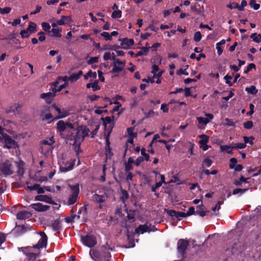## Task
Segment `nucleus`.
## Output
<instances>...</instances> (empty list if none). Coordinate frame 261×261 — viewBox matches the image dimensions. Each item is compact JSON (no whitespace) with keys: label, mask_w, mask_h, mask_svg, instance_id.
I'll list each match as a JSON object with an SVG mask.
<instances>
[{"label":"nucleus","mask_w":261,"mask_h":261,"mask_svg":"<svg viewBox=\"0 0 261 261\" xmlns=\"http://www.w3.org/2000/svg\"><path fill=\"white\" fill-rule=\"evenodd\" d=\"M68 186L70 191L67 201V204L70 205L76 202L80 193V189L79 184H75L73 186L69 185Z\"/></svg>","instance_id":"nucleus-1"},{"label":"nucleus","mask_w":261,"mask_h":261,"mask_svg":"<svg viewBox=\"0 0 261 261\" xmlns=\"http://www.w3.org/2000/svg\"><path fill=\"white\" fill-rule=\"evenodd\" d=\"M104 193L101 195L94 194L92 197V199L97 203H101L106 201L109 196L113 194V191L110 188L104 189Z\"/></svg>","instance_id":"nucleus-2"},{"label":"nucleus","mask_w":261,"mask_h":261,"mask_svg":"<svg viewBox=\"0 0 261 261\" xmlns=\"http://www.w3.org/2000/svg\"><path fill=\"white\" fill-rule=\"evenodd\" d=\"M0 140L5 143V147L8 149L18 147V145L15 141L7 134H2V138Z\"/></svg>","instance_id":"nucleus-3"},{"label":"nucleus","mask_w":261,"mask_h":261,"mask_svg":"<svg viewBox=\"0 0 261 261\" xmlns=\"http://www.w3.org/2000/svg\"><path fill=\"white\" fill-rule=\"evenodd\" d=\"M156 230V229L154 225H152L150 224L146 223L144 225H139L138 227L136 228L135 232L137 233H141L143 234L146 232L154 231Z\"/></svg>","instance_id":"nucleus-4"},{"label":"nucleus","mask_w":261,"mask_h":261,"mask_svg":"<svg viewBox=\"0 0 261 261\" xmlns=\"http://www.w3.org/2000/svg\"><path fill=\"white\" fill-rule=\"evenodd\" d=\"M38 233L40 234L41 238L37 244L33 246V248L38 249L45 248L47 243V237L43 231H40Z\"/></svg>","instance_id":"nucleus-5"},{"label":"nucleus","mask_w":261,"mask_h":261,"mask_svg":"<svg viewBox=\"0 0 261 261\" xmlns=\"http://www.w3.org/2000/svg\"><path fill=\"white\" fill-rule=\"evenodd\" d=\"M81 241L84 245L88 247H92L96 245L97 241L95 238L92 235H86L81 238Z\"/></svg>","instance_id":"nucleus-6"},{"label":"nucleus","mask_w":261,"mask_h":261,"mask_svg":"<svg viewBox=\"0 0 261 261\" xmlns=\"http://www.w3.org/2000/svg\"><path fill=\"white\" fill-rule=\"evenodd\" d=\"M125 65V61L124 60L121 61L120 59H117V60L114 61L112 64V66H113L112 72L119 73L123 70Z\"/></svg>","instance_id":"nucleus-7"},{"label":"nucleus","mask_w":261,"mask_h":261,"mask_svg":"<svg viewBox=\"0 0 261 261\" xmlns=\"http://www.w3.org/2000/svg\"><path fill=\"white\" fill-rule=\"evenodd\" d=\"M75 160L70 159L60 164V170L62 172H66L72 170L74 165Z\"/></svg>","instance_id":"nucleus-8"},{"label":"nucleus","mask_w":261,"mask_h":261,"mask_svg":"<svg viewBox=\"0 0 261 261\" xmlns=\"http://www.w3.org/2000/svg\"><path fill=\"white\" fill-rule=\"evenodd\" d=\"M52 110L55 111L58 113V116H56L57 119L65 118L69 115L68 110L62 108L61 109L56 105H53L50 107Z\"/></svg>","instance_id":"nucleus-9"},{"label":"nucleus","mask_w":261,"mask_h":261,"mask_svg":"<svg viewBox=\"0 0 261 261\" xmlns=\"http://www.w3.org/2000/svg\"><path fill=\"white\" fill-rule=\"evenodd\" d=\"M72 22V19L70 16H62L61 19L57 20L56 21L53 22L51 23V26L53 28H56L58 25H62L67 24H69Z\"/></svg>","instance_id":"nucleus-10"},{"label":"nucleus","mask_w":261,"mask_h":261,"mask_svg":"<svg viewBox=\"0 0 261 261\" xmlns=\"http://www.w3.org/2000/svg\"><path fill=\"white\" fill-rule=\"evenodd\" d=\"M2 172L6 175H11L13 173V167L9 161H6L0 166Z\"/></svg>","instance_id":"nucleus-11"},{"label":"nucleus","mask_w":261,"mask_h":261,"mask_svg":"<svg viewBox=\"0 0 261 261\" xmlns=\"http://www.w3.org/2000/svg\"><path fill=\"white\" fill-rule=\"evenodd\" d=\"M73 125L70 122L65 123L63 120H60L57 123V129L62 134L67 129H72Z\"/></svg>","instance_id":"nucleus-12"},{"label":"nucleus","mask_w":261,"mask_h":261,"mask_svg":"<svg viewBox=\"0 0 261 261\" xmlns=\"http://www.w3.org/2000/svg\"><path fill=\"white\" fill-rule=\"evenodd\" d=\"M33 247H27L22 248V252L25 254L30 260H34L39 256V253L32 252Z\"/></svg>","instance_id":"nucleus-13"},{"label":"nucleus","mask_w":261,"mask_h":261,"mask_svg":"<svg viewBox=\"0 0 261 261\" xmlns=\"http://www.w3.org/2000/svg\"><path fill=\"white\" fill-rule=\"evenodd\" d=\"M189 242L184 239H180L177 242V250L178 253L181 255L184 254L188 246Z\"/></svg>","instance_id":"nucleus-14"},{"label":"nucleus","mask_w":261,"mask_h":261,"mask_svg":"<svg viewBox=\"0 0 261 261\" xmlns=\"http://www.w3.org/2000/svg\"><path fill=\"white\" fill-rule=\"evenodd\" d=\"M32 208L39 212H45L49 210V206L44 205L41 203H32L30 205Z\"/></svg>","instance_id":"nucleus-15"},{"label":"nucleus","mask_w":261,"mask_h":261,"mask_svg":"<svg viewBox=\"0 0 261 261\" xmlns=\"http://www.w3.org/2000/svg\"><path fill=\"white\" fill-rule=\"evenodd\" d=\"M55 95L56 94L52 91L51 92H49L42 93L40 97L41 98L44 99L46 103H50Z\"/></svg>","instance_id":"nucleus-16"},{"label":"nucleus","mask_w":261,"mask_h":261,"mask_svg":"<svg viewBox=\"0 0 261 261\" xmlns=\"http://www.w3.org/2000/svg\"><path fill=\"white\" fill-rule=\"evenodd\" d=\"M89 254L91 258L94 260L100 259V261L105 260V255L100 257V253L98 251L95 249H91Z\"/></svg>","instance_id":"nucleus-17"},{"label":"nucleus","mask_w":261,"mask_h":261,"mask_svg":"<svg viewBox=\"0 0 261 261\" xmlns=\"http://www.w3.org/2000/svg\"><path fill=\"white\" fill-rule=\"evenodd\" d=\"M35 200L36 201H43L50 204L53 203V200H52L51 198L47 195H37L35 197Z\"/></svg>","instance_id":"nucleus-18"},{"label":"nucleus","mask_w":261,"mask_h":261,"mask_svg":"<svg viewBox=\"0 0 261 261\" xmlns=\"http://www.w3.org/2000/svg\"><path fill=\"white\" fill-rule=\"evenodd\" d=\"M21 106L18 103H15L6 110L7 114L13 113L14 114L18 113L20 110Z\"/></svg>","instance_id":"nucleus-19"},{"label":"nucleus","mask_w":261,"mask_h":261,"mask_svg":"<svg viewBox=\"0 0 261 261\" xmlns=\"http://www.w3.org/2000/svg\"><path fill=\"white\" fill-rule=\"evenodd\" d=\"M31 216V213L27 211H20L16 215L17 218L20 220H24L30 218Z\"/></svg>","instance_id":"nucleus-20"},{"label":"nucleus","mask_w":261,"mask_h":261,"mask_svg":"<svg viewBox=\"0 0 261 261\" xmlns=\"http://www.w3.org/2000/svg\"><path fill=\"white\" fill-rule=\"evenodd\" d=\"M83 71L82 70H80L77 73H72L68 78L69 81H71V82L73 83L76 81H77L80 77L83 75Z\"/></svg>","instance_id":"nucleus-21"},{"label":"nucleus","mask_w":261,"mask_h":261,"mask_svg":"<svg viewBox=\"0 0 261 261\" xmlns=\"http://www.w3.org/2000/svg\"><path fill=\"white\" fill-rule=\"evenodd\" d=\"M54 143V141L53 137L44 140L41 143L42 151L44 152V147L46 146L51 147Z\"/></svg>","instance_id":"nucleus-22"},{"label":"nucleus","mask_w":261,"mask_h":261,"mask_svg":"<svg viewBox=\"0 0 261 261\" xmlns=\"http://www.w3.org/2000/svg\"><path fill=\"white\" fill-rule=\"evenodd\" d=\"M79 135H83L84 137L88 136L90 130L86 126H82L78 127Z\"/></svg>","instance_id":"nucleus-23"},{"label":"nucleus","mask_w":261,"mask_h":261,"mask_svg":"<svg viewBox=\"0 0 261 261\" xmlns=\"http://www.w3.org/2000/svg\"><path fill=\"white\" fill-rule=\"evenodd\" d=\"M220 149L222 152H226L229 154H232V151L234 149L233 145L232 146L227 145H221L220 147Z\"/></svg>","instance_id":"nucleus-24"},{"label":"nucleus","mask_w":261,"mask_h":261,"mask_svg":"<svg viewBox=\"0 0 261 261\" xmlns=\"http://www.w3.org/2000/svg\"><path fill=\"white\" fill-rule=\"evenodd\" d=\"M62 29L61 28H57V29L54 28L53 29H51V31H50V32L52 33V34L50 35V36L51 37L60 38L62 36V35L61 34V32H62Z\"/></svg>","instance_id":"nucleus-25"},{"label":"nucleus","mask_w":261,"mask_h":261,"mask_svg":"<svg viewBox=\"0 0 261 261\" xmlns=\"http://www.w3.org/2000/svg\"><path fill=\"white\" fill-rule=\"evenodd\" d=\"M84 137L83 135H79V130H77L76 135L74 138V145H80V144L84 141Z\"/></svg>","instance_id":"nucleus-26"},{"label":"nucleus","mask_w":261,"mask_h":261,"mask_svg":"<svg viewBox=\"0 0 261 261\" xmlns=\"http://www.w3.org/2000/svg\"><path fill=\"white\" fill-rule=\"evenodd\" d=\"M26 231V229L23 225H16L14 229V232L17 235H20L24 233Z\"/></svg>","instance_id":"nucleus-27"},{"label":"nucleus","mask_w":261,"mask_h":261,"mask_svg":"<svg viewBox=\"0 0 261 261\" xmlns=\"http://www.w3.org/2000/svg\"><path fill=\"white\" fill-rule=\"evenodd\" d=\"M245 91L248 94L255 95L258 92V90L254 86H251L245 88Z\"/></svg>","instance_id":"nucleus-28"},{"label":"nucleus","mask_w":261,"mask_h":261,"mask_svg":"<svg viewBox=\"0 0 261 261\" xmlns=\"http://www.w3.org/2000/svg\"><path fill=\"white\" fill-rule=\"evenodd\" d=\"M203 204L199 205L197 206L196 214L199 215L201 217H204L206 215V212L203 210Z\"/></svg>","instance_id":"nucleus-29"},{"label":"nucleus","mask_w":261,"mask_h":261,"mask_svg":"<svg viewBox=\"0 0 261 261\" xmlns=\"http://www.w3.org/2000/svg\"><path fill=\"white\" fill-rule=\"evenodd\" d=\"M199 137L201 139L199 141V144H205V143H208L209 137L206 135H201L199 136Z\"/></svg>","instance_id":"nucleus-30"},{"label":"nucleus","mask_w":261,"mask_h":261,"mask_svg":"<svg viewBox=\"0 0 261 261\" xmlns=\"http://www.w3.org/2000/svg\"><path fill=\"white\" fill-rule=\"evenodd\" d=\"M51 227L55 231L60 229L61 226L60 221L58 220H55L51 224Z\"/></svg>","instance_id":"nucleus-31"},{"label":"nucleus","mask_w":261,"mask_h":261,"mask_svg":"<svg viewBox=\"0 0 261 261\" xmlns=\"http://www.w3.org/2000/svg\"><path fill=\"white\" fill-rule=\"evenodd\" d=\"M63 89V87L59 85V82H56L54 83V87L52 88V91L56 94L57 92L61 91Z\"/></svg>","instance_id":"nucleus-32"},{"label":"nucleus","mask_w":261,"mask_h":261,"mask_svg":"<svg viewBox=\"0 0 261 261\" xmlns=\"http://www.w3.org/2000/svg\"><path fill=\"white\" fill-rule=\"evenodd\" d=\"M250 38L252 39L254 42L259 43L261 40V35L257 34L256 33H253L250 36Z\"/></svg>","instance_id":"nucleus-33"},{"label":"nucleus","mask_w":261,"mask_h":261,"mask_svg":"<svg viewBox=\"0 0 261 261\" xmlns=\"http://www.w3.org/2000/svg\"><path fill=\"white\" fill-rule=\"evenodd\" d=\"M197 120L199 124L203 126L206 125L209 122V120L208 118H205L202 117H197Z\"/></svg>","instance_id":"nucleus-34"},{"label":"nucleus","mask_w":261,"mask_h":261,"mask_svg":"<svg viewBox=\"0 0 261 261\" xmlns=\"http://www.w3.org/2000/svg\"><path fill=\"white\" fill-rule=\"evenodd\" d=\"M97 76V74L96 72H92L91 71H89L87 73L84 75L85 80H87L89 77H91L93 79H95Z\"/></svg>","instance_id":"nucleus-35"},{"label":"nucleus","mask_w":261,"mask_h":261,"mask_svg":"<svg viewBox=\"0 0 261 261\" xmlns=\"http://www.w3.org/2000/svg\"><path fill=\"white\" fill-rule=\"evenodd\" d=\"M249 5L251 8H253L255 10H257L260 8V5L256 3L255 0H250Z\"/></svg>","instance_id":"nucleus-36"},{"label":"nucleus","mask_w":261,"mask_h":261,"mask_svg":"<svg viewBox=\"0 0 261 261\" xmlns=\"http://www.w3.org/2000/svg\"><path fill=\"white\" fill-rule=\"evenodd\" d=\"M36 24L33 22H30L27 30L30 33H34L36 32Z\"/></svg>","instance_id":"nucleus-37"},{"label":"nucleus","mask_w":261,"mask_h":261,"mask_svg":"<svg viewBox=\"0 0 261 261\" xmlns=\"http://www.w3.org/2000/svg\"><path fill=\"white\" fill-rule=\"evenodd\" d=\"M122 16V12L121 10H118L116 11H114L112 13L111 17L113 18H119L121 17Z\"/></svg>","instance_id":"nucleus-38"},{"label":"nucleus","mask_w":261,"mask_h":261,"mask_svg":"<svg viewBox=\"0 0 261 261\" xmlns=\"http://www.w3.org/2000/svg\"><path fill=\"white\" fill-rule=\"evenodd\" d=\"M51 148L52 147H49V146H46L45 147H44V149H45L44 150V152L42 151V145H41V147H40V151L44 155H48L50 152H51Z\"/></svg>","instance_id":"nucleus-39"},{"label":"nucleus","mask_w":261,"mask_h":261,"mask_svg":"<svg viewBox=\"0 0 261 261\" xmlns=\"http://www.w3.org/2000/svg\"><path fill=\"white\" fill-rule=\"evenodd\" d=\"M243 139H244V142L245 143V144L246 143H249L251 145H252L253 144V140L254 139V138L252 136H250L249 137H246V136H244L243 137Z\"/></svg>","instance_id":"nucleus-40"},{"label":"nucleus","mask_w":261,"mask_h":261,"mask_svg":"<svg viewBox=\"0 0 261 261\" xmlns=\"http://www.w3.org/2000/svg\"><path fill=\"white\" fill-rule=\"evenodd\" d=\"M100 35L102 36L106 41L112 40V35L107 32H103L100 34Z\"/></svg>","instance_id":"nucleus-41"},{"label":"nucleus","mask_w":261,"mask_h":261,"mask_svg":"<svg viewBox=\"0 0 261 261\" xmlns=\"http://www.w3.org/2000/svg\"><path fill=\"white\" fill-rule=\"evenodd\" d=\"M134 128L133 127L128 128L127 129L128 135L129 137L135 138L137 137V133L134 132Z\"/></svg>","instance_id":"nucleus-42"},{"label":"nucleus","mask_w":261,"mask_h":261,"mask_svg":"<svg viewBox=\"0 0 261 261\" xmlns=\"http://www.w3.org/2000/svg\"><path fill=\"white\" fill-rule=\"evenodd\" d=\"M20 34L22 38H28L30 35V32L28 30H22L21 31Z\"/></svg>","instance_id":"nucleus-43"},{"label":"nucleus","mask_w":261,"mask_h":261,"mask_svg":"<svg viewBox=\"0 0 261 261\" xmlns=\"http://www.w3.org/2000/svg\"><path fill=\"white\" fill-rule=\"evenodd\" d=\"M98 83V81L97 80H95L93 83H92V89L93 91L98 90L100 89Z\"/></svg>","instance_id":"nucleus-44"},{"label":"nucleus","mask_w":261,"mask_h":261,"mask_svg":"<svg viewBox=\"0 0 261 261\" xmlns=\"http://www.w3.org/2000/svg\"><path fill=\"white\" fill-rule=\"evenodd\" d=\"M41 25L42 27L43 30L44 31H48L49 33H50L49 30L50 29V25L49 24L46 22H43L41 23Z\"/></svg>","instance_id":"nucleus-45"},{"label":"nucleus","mask_w":261,"mask_h":261,"mask_svg":"<svg viewBox=\"0 0 261 261\" xmlns=\"http://www.w3.org/2000/svg\"><path fill=\"white\" fill-rule=\"evenodd\" d=\"M247 190H248V189H240V188H238V189H236L234 190H233L232 194L233 195L237 194H238L239 193H240L241 194H243L245 192H246Z\"/></svg>","instance_id":"nucleus-46"},{"label":"nucleus","mask_w":261,"mask_h":261,"mask_svg":"<svg viewBox=\"0 0 261 261\" xmlns=\"http://www.w3.org/2000/svg\"><path fill=\"white\" fill-rule=\"evenodd\" d=\"M212 163L213 162L211 159L206 158L203 161L202 163V166H205L207 167H210L212 165Z\"/></svg>","instance_id":"nucleus-47"},{"label":"nucleus","mask_w":261,"mask_h":261,"mask_svg":"<svg viewBox=\"0 0 261 261\" xmlns=\"http://www.w3.org/2000/svg\"><path fill=\"white\" fill-rule=\"evenodd\" d=\"M202 36L200 32H196L194 35V40L195 42H199L201 39Z\"/></svg>","instance_id":"nucleus-48"},{"label":"nucleus","mask_w":261,"mask_h":261,"mask_svg":"<svg viewBox=\"0 0 261 261\" xmlns=\"http://www.w3.org/2000/svg\"><path fill=\"white\" fill-rule=\"evenodd\" d=\"M121 198L122 199L123 201L124 202V201L128 198V194L126 190H121Z\"/></svg>","instance_id":"nucleus-49"},{"label":"nucleus","mask_w":261,"mask_h":261,"mask_svg":"<svg viewBox=\"0 0 261 261\" xmlns=\"http://www.w3.org/2000/svg\"><path fill=\"white\" fill-rule=\"evenodd\" d=\"M246 147V144L243 143H238L233 144L234 149H243Z\"/></svg>","instance_id":"nucleus-50"},{"label":"nucleus","mask_w":261,"mask_h":261,"mask_svg":"<svg viewBox=\"0 0 261 261\" xmlns=\"http://www.w3.org/2000/svg\"><path fill=\"white\" fill-rule=\"evenodd\" d=\"M41 117L42 118V119L43 120H47L51 119L53 117L52 115L50 113H47L46 114L42 113L41 114Z\"/></svg>","instance_id":"nucleus-51"},{"label":"nucleus","mask_w":261,"mask_h":261,"mask_svg":"<svg viewBox=\"0 0 261 261\" xmlns=\"http://www.w3.org/2000/svg\"><path fill=\"white\" fill-rule=\"evenodd\" d=\"M11 11V8L10 7H5L2 8L0 7V13L2 14H9Z\"/></svg>","instance_id":"nucleus-52"},{"label":"nucleus","mask_w":261,"mask_h":261,"mask_svg":"<svg viewBox=\"0 0 261 261\" xmlns=\"http://www.w3.org/2000/svg\"><path fill=\"white\" fill-rule=\"evenodd\" d=\"M253 126V123L251 121H248L244 123V127L246 129H251Z\"/></svg>","instance_id":"nucleus-53"},{"label":"nucleus","mask_w":261,"mask_h":261,"mask_svg":"<svg viewBox=\"0 0 261 261\" xmlns=\"http://www.w3.org/2000/svg\"><path fill=\"white\" fill-rule=\"evenodd\" d=\"M98 62V58L97 57H94L90 58V59L88 61L87 63L89 65H91L93 63H97Z\"/></svg>","instance_id":"nucleus-54"},{"label":"nucleus","mask_w":261,"mask_h":261,"mask_svg":"<svg viewBox=\"0 0 261 261\" xmlns=\"http://www.w3.org/2000/svg\"><path fill=\"white\" fill-rule=\"evenodd\" d=\"M141 154L144 157V160L146 161H148L149 160V155L146 153L145 149L144 148H142L141 150Z\"/></svg>","instance_id":"nucleus-55"},{"label":"nucleus","mask_w":261,"mask_h":261,"mask_svg":"<svg viewBox=\"0 0 261 261\" xmlns=\"http://www.w3.org/2000/svg\"><path fill=\"white\" fill-rule=\"evenodd\" d=\"M224 79L226 80V83L229 86H231L233 84V82H231L230 81V80L232 79L231 76L226 75L224 76Z\"/></svg>","instance_id":"nucleus-56"},{"label":"nucleus","mask_w":261,"mask_h":261,"mask_svg":"<svg viewBox=\"0 0 261 261\" xmlns=\"http://www.w3.org/2000/svg\"><path fill=\"white\" fill-rule=\"evenodd\" d=\"M195 214L196 211H195V208L194 207H190L189 210L186 213L187 217Z\"/></svg>","instance_id":"nucleus-57"},{"label":"nucleus","mask_w":261,"mask_h":261,"mask_svg":"<svg viewBox=\"0 0 261 261\" xmlns=\"http://www.w3.org/2000/svg\"><path fill=\"white\" fill-rule=\"evenodd\" d=\"M231 164L229 165L230 169H233L234 168V165L237 163V160L236 158H232L230 159Z\"/></svg>","instance_id":"nucleus-58"},{"label":"nucleus","mask_w":261,"mask_h":261,"mask_svg":"<svg viewBox=\"0 0 261 261\" xmlns=\"http://www.w3.org/2000/svg\"><path fill=\"white\" fill-rule=\"evenodd\" d=\"M247 5V3L246 1L243 0L241 2V5H239L238 10L239 11H243L244 8Z\"/></svg>","instance_id":"nucleus-59"},{"label":"nucleus","mask_w":261,"mask_h":261,"mask_svg":"<svg viewBox=\"0 0 261 261\" xmlns=\"http://www.w3.org/2000/svg\"><path fill=\"white\" fill-rule=\"evenodd\" d=\"M107 248L105 247L106 252L105 253V260L103 261H110V258L111 257V253L109 251H107Z\"/></svg>","instance_id":"nucleus-60"},{"label":"nucleus","mask_w":261,"mask_h":261,"mask_svg":"<svg viewBox=\"0 0 261 261\" xmlns=\"http://www.w3.org/2000/svg\"><path fill=\"white\" fill-rule=\"evenodd\" d=\"M159 67L156 65H153L152 66L151 73L154 75V76H156V73L159 71Z\"/></svg>","instance_id":"nucleus-61"},{"label":"nucleus","mask_w":261,"mask_h":261,"mask_svg":"<svg viewBox=\"0 0 261 261\" xmlns=\"http://www.w3.org/2000/svg\"><path fill=\"white\" fill-rule=\"evenodd\" d=\"M227 7L232 9H238L239 7V4L236 3H233L232 4H229L227 5Z\"/></svg>","instance_id":"nucleus-62"},{"label":"nucleus","mask_w":261,"mask_h":261,"mask_svg":"<svg viewBox=\"0 0 261 261\" xmlns=\"http://www.w3.org/2000/svg\"><path fill=\"white\" fill-rule=\"evenodd\" d=\"M255 67V64H254L253 63H250L247 66V68L245 70L244 72L247 73L249 72L252 68H254Z\"/></svg>","instance_id":"nucleus-63"},{"label":"nucleus","mask_w":261,"mask_h":261,"mask_svg":"<svg viewBox=\"0 0 261 261\" xmlns=\"http://www.w3.org/2000/svg\"><path fill=\"white\" fill-rule=\"evenodd\" d=\"M187 217V216L186 215V213H185L184 212H176L175 218L179 219L180 218H184V217Z\"/></svg>","instance_id":"nucleus-64"}]
</instances>
